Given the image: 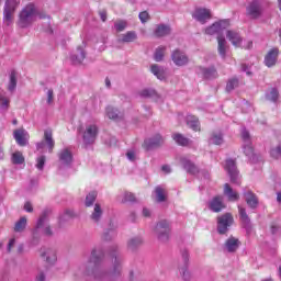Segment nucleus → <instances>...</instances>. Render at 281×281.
<instances>
[{
    "instance_id": "nucleus-1",
    "label": "nucleus",
    "mask_w": 281,
    "mask_h": 281,
    "mask_svg": "<svg viewBox=\"0 0 281 281\" xmlns=\"http://www.w3.org/2000/svg\"><path fill=\"white\" fill-rule=\"evenodd\" d=\"M36 5L34 3L26 4L19 14L18 25L19 27H30L36 21L37 14Z\"/></svg>"
},
{
    "instance_id": "nucleus-2",
    "label": "nucleus",
    "mask_w": 281,
    "mask_h": 281,
    "mask_svg": "<svg viewBox=\"0 0 281 281\" xmlns=\"http://www.w3.org/2000/svg\"><path fill=\"white\" fill-rule=\"evenodd\" d=\"M19 5H21V0H5L3 21L7 25H10L12 23L14 12H16V8H19Z\"/></svg>"
},
{
    "instance_id": "nucleus-3",
    "label": "nucleus",
    "mask_w": 281,
    "mask_h": 281,
    "mask_svg": "<svg viewBox=\"0 0 281 281\" xmlns=\"http://www.w3.org/2000/svg\"><path fill=\"white\" fill-rule=\"evenodd\" d=\"M262 3L258 0H252L246 5V16L252 21L260 19V16H262Z\"/></svg>"
},
{
    "instance_id": "nucleus-4",
    "label": "nucleus",
    "mask_w": 281,
    "mask_h": 281,
    "mask_svg": "<svg viewBox=\"0 0 281 281\" xmlns=\"http://www.w3.org/2000/svg\"><path fill=\"white\" fill-rule=\"evenodd\" d=\"M192 18L198 21V23H201V25H205V23L212 19V11L205 8H198L192 13Z\"/></svg>"
},
{
    "instance_id": "nucleus-5",
    "label": "nucleus",
    "mask_w": 281,
    "mask_h": 281,
    "mask_svg": "<svg viewBox=\"0 0 281 281\" xmlns=\"http://www.w3.org/2000/svg\"><path fill=\"white\" fill-rule=\"evenodd\" d=\"M225 170L231 177L232 183L240 184V179H238V169H236V161L234 159H227L224 166Z\"/></svg>"
},
{
    "instance_id": "nucleus-6",
    "label": "nucleus",
    "mask_w": 281,
    "mask_h": 281,
    "mask_svg": "<svg viewBox=\"0 0 281 281\" xmlns=\"http://www.w3.org/2000/svg\"><path fill=\"white\" fill-rule=\"evenodd\" d=\"M227 27H229V20H222L206 27L205 34H209V36H214V34H221V32H223V30H227Z\"/></svg>"
},
{
    "instance_id": "nucleus-7",
    "label": "nucleus",
    "mask_w": 281,
    "mask_h": 281,
    "mask_svg": "<svg viewBox=\"0 0 281 281\" xmlns=\"http://www.w3.org/2000/svg\"><path fill=\"white\" fill-rule=\"evenodd\" d=\"M234 223V217L232 214L226 213L217 218V232L220 234H225L227 232V227H229Z\"/></svg>"
},
{
    "instance_id": "nucleus-8",
    "label": "nucleus",
    "mask_w": 281,
    "mask_h": 281,
    "mask_svg": "<svg viewBox=\"0 0 281 281\" xmlns=\"http://www.w3.org/2000/svg\"><path fill=\"white\" fill-rule=\"evenodd\" d=\"M155 232L160 240H166L170 234V223L166 220L160 221L156 225Z\"/></svg>"
},
{
    "instance_id": "nucleus-9",
    "label": "nucleus",
    "mask_w": 281,
    "mask_h": 281,
    "mask_svg": "<svg viewBox=\"0 0 281 281\" xmlns=\"http://www.w3.org/2000/svg\"><path fill=\"white\" fill-rule=\"evenodd\" d=\"M74 161L71 149L65 148L59 153V168H69Z\"/></svg>"
},
{
    "instance_id": "nucleus-10",
    "label": "nucleus",
    "mask_w": 281,
    "mask_h": 281,
    "mask_svg": "<svg viewBox=\"0 0 281 281\" xmlns=\"http://www.w3.org/2000/svg\"><path fill=\"white\" fill-rule=\"evenodd\" d=\"M182 166L187 172L190 175H199V177H204V179H210V173L204 172V171H199V168L194 166L190 160L188 159H182Z\"/></svg>"
},
{
    "instance_id": "nucleus-11",
    "label": "nucleus",
    "mask_w": 281,
    "mask_h": 281,
    "mask_svg": "<svg viewBox=\"0 0 281 281\" xmlns=\"http://www.w3.org/2000/svg\"><path fill=\"white\" fill-rule=\"evenodd\" d=\"M171 60L177 65V67H184V65H188V63H190L188 55L179 49L172 52Z\"/></svg>"
},
{
    "instance_id": "nucleus-12",
    "label": "nucleus",
    "mask_w": 281,
    "mask_h": 281,
    "mask_svg": "<svg viewBox=\"0 0 281 281\" xmlns=\"http://www.w3.org/2000/svg\"><path fill=\"white\" fill-rule=\"evenodd\" d=\"M47 220V215L44 213L37 221L36 229H42L45 236H52V228H49V224Z\"/></svg>"
},
{
    "instance_id": "nucleus-13",
    "label": "nucleus",
    "mask_w": 281,
    "mask_h": 281,
    "mask_svg": "<svg viewBox=\"0 0 281 281\" xmlns=\"http://www.w3.org/2000/svg\"><path fill=\"white\" fill-rule=\"evenodd\" d=\"M279 54H280V50L278 48L270 49L265 57L266 67H273L276 63H278Z\"/></svg>"
},
{
    "instance_id": "nucleus-14",
    "label": "nucleus",
    "mask_w": 281,
    "mask_h": 281,
    "mask_svg": "<svg viewBox=\"0 0 281 281\" xmlns=\"http://www.w3.org/2000/svg\"><path fill=\"white\" fill-rule=\"evenodd\" d=\"M87 58V53L82 46H78L76 52L70 56L74 65H82V61Z\"/></svg>"
},
{
    "instance_id": "nucleus-15",
    "label": "nucleus",
    "mask_w": 281,
    "mask_h": 281,
    "mask_svg": "<svg viewBox=\"0 0 281 281\" xmlns=\"http://www.w3.org/2000/svg\"><path fill=\"white\" fill-rule=\"evenodd\" d=\"M172 32V29H170V25L167 24H157L154 30V35L157 38H164V36H169V34Z\"/></svg>"
},
{
    "instance_id": "nucleus-16",
    "label": "nucleus",
    "mask_w": 281,
    "mask_h": 281,
    "mask_svg": "<svg viewBox=\"0 0 281 281\" xmlns=\"http://www.w3.org/2000/svg\"><path fill=\"white\" fill-rule=\"evenodd\" d=\"M98 137V126L97 125H88L83 133V140L85 142H94Z\"/></svg>"
},
{
    "instance_id": "nucleus-17",
    "label": "nucleus",
    "mask_w": 281,
    "mask_h": 281,
    "mask_svg": "<svg viewBox=\"0 0 281 281\" xmlns=\"http://www.w3.org/2000/svg\"><path fill=\"white\" fill-rule=\"evenodd\" d=\"M217 52L221 58H227V41L223 35L217 36Z\"/></svg>"
},
{
    "instance_id": "nucleus-18",
    "label": "nucleus",
    "mask_w": 281,
    "mask_h": 281,
    "mask_svg": "<svg viewBox=\"0 0 281 281\" xmlns=\"http://www.w3.org/2000/svg\"><path fill=\"white\" fill-rule=\"evenodd\" d=\"M209 207L212 212H221L224 210L225 204H223V196L218 195L213 198L209 203Z\"/></svg>"
},
{
    "instance_id": "nucleus-19",
    "label": "nucleus",
    "mask_w": 281,
    "mask_h": 281,
    "mask_svg": "<svg viewBox=\"0 0 281 281\" xmlns=\"http://www.w3.org/2000/svg\"><path fill=\"white\" fill-rule=\"evenodd\" d=\"M226 38L231 41L234 47H240V45L243 44V37H240V34H238V32L236 31H227Z\"/></svg>"
},
{
    "instance_id": "nucleus-20",
    "label": "nucleus",
    "mask_w": 281,
    "mask_h": 281,
    "mask_svg": "<svg viewBox=\"0 0 281 281\" xmlns=\"http://www.w3.org/2000/svg\"><path fill=\"white\" fill-rule=\"evenodd\" d=\"M200 74L206 79V80H214V78H218V71H216V68L210 67V68H203L199 67Z\"/></svg>"
},
{
    "instance_id": "nucleus-21",
    "label": "nucleus",
    "mask_w": 281,
    "mask_h": 281,
    "mask_svg": "<svg viewBox=\"0 0 281 281\" xmlns=\"http://www.w3.org/2000/svg\"><path fill=\"white\" fill-rule=\"evenodd\" d=\"M238 210H239L240 221H241L244 227L246 228V232L249 234V232L251 229V221L249 220V215H247V211H245V209H243V206H238Z\"/></svg>"
},
{
    "instance_id": "nucleus-22",
    "label": "nucleus",
    "mask_w": 281,
    "mask_h": 281,
    "mask_svg": "<svg viewBox=\"0 0 281 281\" xmlns=\"http://www.w3.org/2000/svg\"><path fill=\"white\" fill-rule=\"evenodd\" d=\"M15 142H30V134L24 128H19L13 132Z\"/></svg>"
},
{
    "instance_id": "nucleus-23",
    "label": "nucleus",
    "mask_w": 281,
    "mask_h": 281,
    "mask_svg": "<svg viewBox=\"0 0 281 281\" xmlns=\"http://www.w3.org/2000/svg\"><path fill=\"white\" fill-rule=\"evenodd\" d=\"M224 194L227 196L228 201H238L240 199V195H238V192L234 191L229 183L224 184Z\"/></svg>"
},
{
    "instance_id": "nucleus-24",
    "label": "nucleus",
    "mask_w": 281,
    "mask_h": 281,
    "mask_svg": "<svg viewBox=\"0 0 281 281\" xmlns=\"http://www.w3.org/2000/svg\"><path fill=\"white\" fill-rule=\"evenodd\" d=\"M117 41L119 43H133V41H137V33L135 31H128L122 34Z\"/></svg>"
},
{
    "instance_id": "nucleus-25",
    "label": "nucleus",
    "mask_w": 281,
    "mask_h": 281,
    "mask_svg": "<svg viewBox=\"0 0 281 281\" xmlns=\"http://www.w3.org/2000/svg\"><path fill=\"white\" fill-rule=\"evenodd\" d=\"M187 125L189 128H192V131H201V123L199 122V117L194 115L187 116Z\"/></svg>"
},
{
    "instance_id": "nucleus-26",
    "label": "nucleus",
    "mask_w": 281,
    "mask_h": 281,
    "mask_svg": "<svg viewBox=\"0 0 281 281\" xmlns=\"http://www.w3.org/2000/svg\"><path fill=\"white\" fill-rule=\"evenodd\" d=\"M150 71L158 78V80H166V70L159 65H151Z\"/></svg>"
},
{
    "instance_id": "nucleus-27",
    "label": "nucleus",
    "mask_w": 281,
    "mask_h": 281,
    "mask_svg": "<svg viewBox=\"0 0 281 281\" xmlns=\"http://www.w3.org/2000/svg\"><path fill=\"white\" fill-rule=\"evenodd\" d=\"M106 116L109 120H114L117 122V120H122V116L120 115V111L111 105H109L105 109Z\"/></svg>"
},
{
    "instance_id": "nucleus-28",
    "label": "nucleus",
    "mask_w": 281,
    "mask_h": 281,
    "mask_svg": "<svg viewBox=\"0 0 281 281\" xmlns=\"http://www.w3.org/2000/svg\"><path fill=\"white\" fill-rule=\"evenodd\" d=\"M42 258H45L48 265H54L56 262V252L52 249L42 251Z\"/></svg>"
},
{
    "instance_id": "nucleus-29",
    "label": "nucleus",
    "mask_w": 281,
    "mask_h": 281,
    "mask_svg": "<svg viewBox=\"0 0 281 281\" xmlns=\"http://www.w3.org/2000/svg\"><path fill=\"white\" fill-rule=\"evenodd\" d=\"M8 91L10 93H13L14 91H16V71L15 70L11 71L9 76Z\"/></svg>"
},
{
    "instance_id": "nucleus-30",
    "label": "nucleus",
    "mask_w": 281,
    "mask_h": 281,
    "mask_svg": "<svg viewBox=\"0 0 281 281\" xmlns=\"http://www.w3.org/2000/svg\"><path fill=\"white\" fill-rule=\"evenodd\" d=\"M240 85V80L236 77H233L231 79L227 80L226 83V91L227 93H232V91H234V89H238Z\"/></svg>"
},
{
    "instance_id": "nucleus-31",
    "label": "nucleus",
    "mask_w": 281,
    "mask_h": 281,
    "mask_svg": "<svg viewBox=\"0 0 281 281\" xmlns=\"http://www.w3.org/2000/svg\"><path fill=\"white\" fill-rule=\"evenodd\" d=\"M239 245H240V241H238L237 238L231 237L226 241V249H227V251H231V252L236 251V249H238Z\"/></svg>"
},
{
    "instance_id": "nucleus-32",
    "label": "nucleus",
    "mask_w": 281,
    "mask_h": 281,
    "mask_svg": "<svg viewBox=\"0 0 281 281\" xmlns=\"http://www.w3.org/2000/svg\"><path fill=\"white\" fill-rule=\"evenodd\" d=\"M245 199L249 207H256V205H258V198H256V194L251 193V191L245 193Z\"/></svg>"
},
{
    "instance_id": "nucleus-33",
    "label": "nucleus",
    "mask_w": 281,
    "mask_h": 281,
    "mask_svg": "<svg viewBox=\"0 0 281 281\" xmlns=\"http://www.w3.org/2000/svg\"><path fill=\"white\" fill-rule=\"evenodd\" d=\"M0 109L1 111H8L10 109V98H8L5 92L0 93Z\"/></svg>"
},
{
    "instance_id": "nucleus-34",
    "label": "nucleus",
    "mask_w": 281,
    "mask_h": 281,
    "mask_svg": "<svg viewBox=\"0 0 281 281\" xmlns=\"http://www.w3.org/2000/svg\"><path fill=\"white\" fill-rule=\"evenodd\" d=\"M11 161L16 166H21V164H25V157H23L21 151H15L11 156Z\"/></svg>"
},
{
    "instance_id": "nucleus-35",
    "label": "nucleus",
    "mask_w": 281,
    "mask_h": 281,
    "mask_svg": "<svg viewBox=\"0 0 281 281\" xmlns=\"http://www.w3.org/2000/svg\"><path fill=\"white\" fill-rule=\"evenodd\" d=\"M41 148L42 153H52L54 150V142L38 143L37 150H41Z\"/></svg>"
},
{
    "instance_id": "nucleus-36",
    "label": "nucleus",
    "mask_w": 281,
    "mask_h": 281,
    "mask_svg": "<svg viewBox=\"0 0 281 281\" xmlns=\"http://www.w3.org/2000/svg\"><path fill=\"white\" fill-rule=\"evenodd\" d=\"M100 218H102V206H100V204H95L91 214V220L94 221V223H98Z\"/></svg>"
},
{
    "instance_id": "nucleus-37",
    "label": "nucleus",
    "mask_w": 281,
    "mask_h": 281,
    "mask_svg": "<svg viewBox=\"0 0 281 281\" xmlns=\"http://www.w3.org/2000/svg\"><path fill=\"white\" fill-rule=\"evenodd\" d=\"M155 193L158 203L166 201V189H164L162 187H156Z\"/></svg>"
},
{
    "instance_id": "nucleus-38",
    "label": "nucleus",
    "mask_w": 281,
    "mask_h": 281,
    "mask_svg": "<svg viewBox=\"0 0 281 281\" xmlns=\"http://www.w3.org/2000/svg\"><path fill=\"white\" fill-rule=\"evenodd\" d=\"M27 226V218L21 217L20 221L15 223L14 232H23Z\"/></svg>"
},
{
    "instance_id": "nucleus-39",
    "label": "nucleus",
    "mask_w": 281,
    "mask_h": 281,
    "mask_svg": "<svg viewBox=\"0 0 281 281\" xmlns=\"http://www.w3.org/2000/svg\"><path fill=\"white\" fill-rule=\"evenodd\" d=\"M95 199H98V192L92 191L86 196V206L91 207L93 203L95 202Z\"/></svg>"
},
{
    "instance_id": "nucleus-40",
    "label": "nucleus",
    "mask_w": 281,
    "mask_h": 281,
    "mask_svg": "<svg viewBox=\"0 0 281 281\" xmlns=\"http://www.w3.org/2000/svg\"><path fill=\"white\" fill-rule=\"evenodd\" d=\"M140 98H155L157 95V91L153 89H143L138 92Z\"/></svg>"
},
{
    "instance_id": "nucleus-41",
    "label": "nucleus",
    "mask_w": 281,
    "mask_h": 281,
    "mask_svg": "<svg viewBox=\"0 0 281 281\" xmlns=\"http://www.w3.org/2000/svg\"><path fill=\"white\" fill-rule=\"evenodd\" d=\"M165 52H166V47L165 46H160V47H158L156 49L155 56H154L156 63H161V60H164Z\"/></svg>"
},
{
    "instance_id": "nucleus-42",
    "label": "nucleus",
    "mask_w": 281,
    "mask_h": 281,
    "mask_svg": "<svg viewBox=\"0 0 281 281\" xmlns=\"http://www.w3.org/2000/svg\"><path fill=\"white\" fill-rule=\"evenodd\" d=\"M100 250H92L89 263L95 267L100 262Z\"/></svg>"
},
{
    "instance_id": "nucleus-43",
    "label": "nucleus",
    "mask_w": 281,
    "mask_h": 281,
    "mask_svg": "<svg viewBox=\"0 0 281 281\" xmlns=\"http://www.w3.org/2000/svg\"><path fill=\"white\" fill-rule=\"evenodd\" d=\"M120 271H122V261L117 257H115L114 258V269H113L112 273L114 276H117L120 273Z\"/></svg>"
},
{
    "instance_id": "nucleus-44",
    "label": "nucleus",
    "mask_w": 281,
    "mask_h": 281,
    "mask_svg": "<svg viewBox=\"0 0 281 281\" xmlns=\"http://www.w3.org/2000/svg\"><path fill=\"white\" fill-rule=\"evenodd\" d=\"M278 98L279 93L276 88L271 89V91L267 94V100H270V102H276Z\"/></svg>"
},
{
    "instance_id": "nucleus-45",
    "label": "nucleus",
    "mask_w": 281,
    "mask_h": 281,
    "mask_svg": "<svg viewBox=\"0 0 281 281\" xmlns=\"http://www.w3.org/2000/svg\"><path fill=\"white\" fill-rule=\"evenodd\" d=\"M114 27L116 30V32H124L126 30V21H116L114 23Z\"/></svg>"
},
{
    "instance_id": "nucleus-46",
    "label": "nucleus",
    "mask_w": 281,
    "mask_h": 281,
    "mask_svg": "<svg viewBox=\"0 0 281 281\" xmlns=\"http://www.w3.org/2000/svg\"><path fill=\"white\" fill-rule=\"evenodd\" d=\"M270 155H271V157H273V159H280V157H281V144L277 148H272L270 150Z\"/></svg>"
},
{
    "instance_id": "nucleus-47",
    "label": "nucleus",
    "mask_w": 281,
    "mask_h": 281,
    "mask_svg": "<svg viewBox=\"0 0 281 281\" xmlns=\"http://www.w3.org/2000/svg\"><path fill=\"white\" fill-rule=\"evenodd\" d=\"M126 157L130 161H136L137 160V149L127 150Z\"/></svg>"
},
{
    "instance_id": "nucleus-48",
    "label": "nucleus",
    "mask_w": 281,
    "mask_h": 281,
    "mask_svg": "<svg viewBox=\"0 0 281 281\" xmlns=\"http://www.w3.org/2000/svg\"><path fill=\"white\" fill-rule=\"evenodd\" d=\"M138 245H142V238L139 237H135L128 241L130 249H135Z\"/></svg>"
},
{
    "instance_id": "nucleus-49",
    "label": "nucleus",
    "mask_w": 281,
    "mask_h": 281,
    "mask_svg": "<svg viewBox=\"0 0 281 281\" xmlns=\"http://www.w3.org/2000/svg\"><path fill=\"white\" fill-rule=\"evenodd\" d=\"M36 168H37V170H43V168H45V156L37 157Z\"/></svg>"
},
{
    "instance_id": "nucleus-50",
    "label": "nucleus",
    "mask_w": 281,
    "mask_h": 281,
    "mask_svg": "<svg viewBox=\"0 0 281 281\" xmlns=\"http://www.w3.org/2000/svg\"><path fill=\"white\" fill-rule=\"evenodd\" d=\"M244 153H245L246 157H254V147H251V143H248L244 147Z\"/></svg>"
},
{
    "instance_id": "nucleus-51",
    "label": "nucleus",
    "mask_w": 281,
    "mask_h": 281,
    "mask_svg": "<svg viewBox=\"0 0 281 281\" xmlns=\"http://www.w3.org/2000/svg\"><path fill=\"white\" fill-rule=\"evenodd\" d=\"M156 146H157V143H155V142H145L143 144V148L145 150H153Z\"/></svg>"
},
{
    "instance_id": "nucleus-52",
    "label": "nucleus",
    "mask_w": 281,
    "mask_h": 281,
    "mask_svg": "<svg viewBox=\"0 0 281 281\" xmlns=\"http://www.w3.org/2000/svg\"><path fill=\"white\" fill-rule=\"evenodd\" d=\"M138 16L142 23H146L150 19V15L146 11L140 12Z\"/></svg>"
},
{
    "instance_id": "nucleus-53",
    "label": "nucleus",
    "mask_w": 281,
    "mask_h": 281,
    "mask_svg": "<svg viewBox=\"0 0 281 281\" xmlns=\"http://www.w3.org/2000/svg\"><path fill=\"white\" fill-rule=\"evenodd\" d=\"M212 139H213V142H222L223 133H221V132H213Z\"/></svg>"
},
{
    "instance_id": "nucleus-54",
    "label": "nucleus",
    "mask_w": 281,
    "mask_h": 281,
    "mask_svg": "<svg viewBox=\"0 0 281 281\" xmlns=\"http://www.w3.org/2000/svg\"><path fill=\"white\" fill-rule=\"evenodd\" d=\"M124 202H126V201H135V194H133V193H131V192H125L124 193Z\"/></svg>"
},
{
    "instance_id": "nucleus-55",
    "label": "nucleus",
    "mask_w": 281,
    "mask_h": 281,
    "mask_svg": "<svg viewBox=\"0 0 281 281\" xmlns=\"http://www.w3.org/2000/svg\"><path fill=\"white\" fill-rule=\"evenodd\" d=\"M52 102H54V90L49 89L47 91V104H52Z\"/></svg>"
},
{
    "instance_id": "nucleus-56",
    "label": "nucleus",
    "mask_w": 281,
    "mask_h": 281,
    "mask_svg": "<svg viewBox=\"0 0 281 281\" xmlns=\"http://www.w3.org/2000/svg\"><path fill=\"white\" fill-rule=\"evenodd\" d=\"M172 140L173 142H186V137H183V135H181V134H173Z\"/></svg>"
},
{
    "instance_id": "nucleus-57",
    "label": "nucleus",
    "mask_w": 281,
    "mask_h": 281,
    "mask_svg": "<svg viewBox=\"0 0 281 281\" xmlns=\"http://www.w3.org/2000/svg\"><path fill=\"white\" fill-rule=\"evenodd\" d=\"M44 139H45V142H53V138H52V131L46 130V131L44 132Z\"/></svg>"
},
{
    "instance_id": "nucleus-58",
    "label": "nucleus",
    "mask_w": 281,
    "mask_h": 281,
    "mask_svg": "<svg viewBox=\"0 0 281 281\" xmlns=\"http://www.w3.org/2000/svg\"><path fill=\"white\" fill-rule=\"evenodd\" d=\"M14 245H16V239H14V238H11L10 240H9V244H8V251H12V248L14 247Z\"/></svg>"
},
{
    "instance_id": "nucleus-59",
    "label": "nucleus",
    "mask_w": 281,
    "mask_h": 281,
    "mask_svg": "<svg viewBox=\"0 0 281 281\" xmlns=\"http://www.w3.org/2000/svg\"><path fill=\"white\" fill-rule=\"evenodd\" d=\"M99 16L101 19V21H103V23L106 21V10H101L99 11Z\"/></svg>"
},
{
    "instance_id": "nucleus-60",
    "label": "nucleus",
    "mask_w": 281,
    "mask_h": 281,
    "mask_svg": "<svg viewBox=\"0 0 281 281\" xmlns=\"http://www.w3.org/2000/svg\"><path fill=\"white\" fill-rule=\"evenodd\" d=\"M164 136L161 134H156L153 138V142H164Z\"/></svg>"
},
{
    "instance_id": "nucleus-61",
    "label": "nucleus",
    "mask_w": 281,
    "mask_h": 281,
    "mask_svg": "<svg viewBox=\"0 0 281 281\" xmlns=\"http://www.w3.org/2000/svg\"><path fill=\"white\" fill-rule=\"evenodd\" d=\"M24 210H25V212H32V203H30V202H26L25 204H24Z\"/></svg>"
},
{
    "instance_id": "nucleus-62",
    "label": "nucleus",
    "mask_w": 281,
    "mask_h": 281,
    "mask_svg": "<svg viewBox=\"0 0 281 281\" xmlns=\"http://www.w3.org/2000/svg\"><path fill=\"white\" fill-rule=\"evenodd\" d=\"M241 137H243V139H245V140L249 139V132H248L247 130H244V131L241 132Z\"/></svg>"
},
{
    "instance_id": "nucleus-63",
    "label": "nucleus",
    "mask_w": 281,
    "mask_h": 281,
    "mask_svg": "<svg viewBox=\"0 0 281 281\" xmlns=\"http://www.w3.org/2000/svg\"><path fill=\"white\" fill-rule=\"evenodd\" d=\"M161 170H162V172H166V175L171 172L170 166H168V165L162 166Z\"/></svg>"
},
{
    "instance_id": "nucleus-64",
    "label": "nucleus",
    "mask_w": 281,
    "mask_h": 281,
    "mask_svg": "<svg viewBox=\"0 0 281 281\" xmlns=\"http://www.w3.org/2000/svg\"><path fill=\"white\" fill-rule=\"evenodd\" d=\"M36 281H45V274L43 272H40L37 276H36Z\"/></svg>"
}]
</instances>
